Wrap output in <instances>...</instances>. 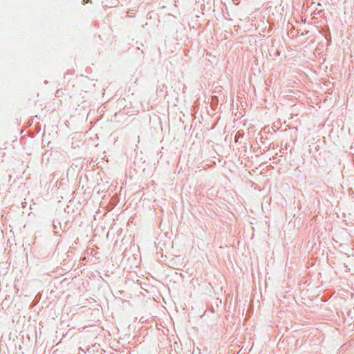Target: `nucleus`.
I'll list each match as a JSON object with an SVG mask.
<instances>
[{"label": "nucleus", "mask_w": 354, "mask_h": 354, "mask_svg": "<svg viewBox=\"0 0 354 354\" xmlns=\"http://www.w3.org/2000/svg\"><path fill=\"white\" fill-rule=\"evenodd\" d=\"M84 3H88V0H83Z\"/></svg>", "instance_id": "f257e3e1"}]
</instances>
